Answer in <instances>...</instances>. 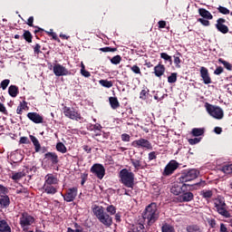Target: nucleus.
<instances>
[{
    "instance_id": "f257e3e1",
    "label": "nucleus",
    "mask_w": 232,
    "mask_h": 232,
    "mask_svg": "<svg viewBox=\"0 0 232 232\" xmlns=\"http://www.w3.org/2000/svg\"><path fill=\"white\" fill-rule=\"evenodd\" d=\"M144 220H147L148 226H153L160 217V211L157 207V203L152 202L146 207L145 210L142 213Z\"/></svg>"
},
{
    "instance_id": "f03ea898",
    "label": "nucleus",
    "mask_w": 232,
    "mask_h": 232,
    "mask_svg": "<svg viewBox=\"0 0 232 232\" xmlns=\"http://www.w3.org/2000/svg\"><path fill=\"white\" fill-rule=\"evenodd\" d=\"M214 202V211H217L218 215L224 217L225 218H231V213H229V208L226 204V198L222 196H218L213 199Z\"/></svg>"
},
{
    "instance_id": "7ed1b4c3",
    "label": "nucleus",
    "mask_w": 232,
    "mask_h": 232,
    "mask_svg": "<svg viewBox=\"0 0 232 232\" xmlns=\"http://www.w3.org/2000/svg\"><path fill=\"white\" fill-rule=\"evenodd\" d=\"M92 212L99 222L103 224L106 227H110L113 224V218L108 213L104 212V207L95 205L92 208Z\"/></svg>"
},
{
    "instance_id": "20e7f679",
    "label": "nucleus",
    "mask_w": 232,
    "mask_h": 232,
    "mask_svg": "<svg viewBox=\"0 0 232 232\" xmlns=\"http://www.w3.org/2000/svg\"><path fill=\"white\" fill-rule=\"evenodd\" d=\"M120 179L121 184H123L125 188L133 189V187L135 186V174H133V172H130L126 169H123L120 171Z\"/></svg>"
},
{
    "instance_id": "39448f33",
    "label": "nucleus",
    "mask_w": 232,
    "mask_h": 232,
    "mask_svg": "<svg viewBox=\"0 0 232 232\" xmlns=\"http://www.w3.org/2000/svg\"><path fill=\"white\" fill-rule=\"evenodd\" d=\"M198 175H200V172L195 169L184 170L181 173L179 180L181 182V184H186V182H191V180H195Z\"/></svg>"
},
{
    "instance_id": "423d86ee",
    "label": "nucleus",
    "mask_w": 232,
    "mask_h": 232,
    "mask_svg": "<svg viewBox=\"0 0 232 232\" xmlns=\"http://www.w3.org/2000/svg\"><path fill=\"white\" fill-rule=\"evenodd\" d=\"M205 106L208 113H209L211 117H214V119L218 120L224 119V111L222 110V108L209 103H206Z\"/></svg>"
},
{
    "instance_id": "0eeeda50",
    "label": "nucleus",
    "mask_w": 232,
    "mask_h": 232,
    "mask_svg": "<svg viewBox=\"0 0 232 232\" xmlns=\"http://www.w3.org/2000/svg\"><path fill=\"white\" fill-rule=\"evenodd\" d=\"M90 171L94 177H97V179H99L100 180H102L104 179V175H106V169L101 163L93 164Z\"/></svg>"
},
{
    "instance_id": "6e6552de",
    "label": "nucleus",
    "mask_w": 232,
    "mask_h": 232,
    "mask_svg": "<svg viewBox=\"0 0 232 232\" xmlns=\"http://www.w3.org/2000/svg\"><path fill=\"white\" fill-rule=\"evenodd\" d=\"M130 163L134 168V171H139V169H145L148 164L146 161L142 160V152L140 155H135L133 158H130Z\"/></svg>"
},
{
    "instance_id": "1a4fd4ad",
    "label": "nucleus",
    "mask_w": 232,
    "mask_h": 232,
    "mask_svg": "<svg viewBox=\"0 0 232 232\" xmlns=\"http://www.w3.org/2000/svg\"><path fill=\"white\" fill-rule=\"evenodd\" d=\"M35 223V218L27 212H23L20 218V226L23 229H26L29 226Z\"/></svg>"
},
{
    "instance_id": "9d476101",
    "label": "nucleus",
    "mask_w": 232,
    "mask_h": 232,
    "mask_svg": "<svg viewBox=\"0 0 232 232\" xmlns=\"http://www.w3.org/2000/svg\"><path fill=\"white\" fill-rule=\"evenodd\" d=\"M63 115L68 119H72V121H82V116L79 111H75L73 108L64 107L63 108Z\"/></svg>"
},
{
    "instance_id": "9b49d317",
    "label": "nucleus",
    "mask_w": 232,
    "mask_h": 232,
    "mask_svg": "<svg viewBox=\"0 0 232 232\" xmlns=\"http://www.w3.org/2000/svg\"><path fill=\"white\" fill-rule=\"evenodd\" d=\"M53 72L56 77H63L64 75H72V72L66 69V67L61 65V63H56L53 67Z\"/></svg>"
},
{
    "instance_id": "f8f14e48",
    "label": "nucleus",
    "mask_w": 232,
    "mask_h": 232,
    "mask_svg": "<svg viewBox=\"0 0 232 232\" xmlns=\"http://www.w3.org/2000/svg\"><path fill=\"white\" fill-rule=\"evenodd\" d=\"M179 169V162L177 160H170L164 169L163 175L164 177H169L173 175L176 169Z\"/></svg>"
},
{
    "instance_id": "ddd939ff",
    "label": "nucleus",
    "mask_w": 232,
    "mask_h": 232,
    "mask_svg": "<svg viewBox=\"0 0 232 232\" xmlns=\"http://www.w3.org/2000/svg\"><path fill=\"white\" fill-rule=\"evenodd\" d=\"M132 146L134 148H143L145 150H153V146L151 145V142L142 138L132 141Z\"/></svg>"
},
{
    "instance_id": "4468645a",
    "label": "nucleus",
    "mask_w": 232,
    "mask_h": 232,
    "mask_svg": "<svg viewBox=\"0 0 232 232\" xmlns=\"http://www.w3.org/2000/svg\"><path fill=\"white\" fill-rule=\"evenodd\" d=\"M77 192H78L77 187L68 188L66 193L63 196V199L65 200V202H73L77 198Z\"/></svg>"
},
{
    "instance_id": "2eb2a0df",
    "label": "nucleus",
    "mask_w": 232,
    "mask_h": 232,
    "mask_svg": "<svg viewBox=\"0 0 232 232\" xmlns=\"http://www.w3.org/2000/svg\"><path fill=\"white\" fill-rule=\"evenodd\" d=\"M27 119L32 121V122H34V124H43V122H44L43 116L37 112L27 113Z\"/></svg>"
},
{
    "instance_id": "dca6fc26",
    "label": "nucleus",
    "mask_w": 232,
    "mask_h": 232,
    "mask_svg": "<svg viewBox=\"0 0 232 232\" xmlns=\"http://www.w3.org/2000/svg\"><path fill=\"white\" fill-rule=\"evenodd\" d=\"M199 72L204 84H211V76L209 75V71L208 68L201 67Z\"/></svg>"
},
{
    "instance_id": "f3484780",
    "label": "nucleus",
    "mask_w": 232,
    "mask_h": 232,
    "mask_svg": "<svg viewBox=\"0 0 232 232\" xmlns=\"http://www.w3.org/2000/svg\"><path fill=\"white\" fill-rule=\"evenodd\" d=\"M195 198V195L192 192L186 191V188L183 189V192L179 197L180 202H191Z\"/></svg>"
},
{
    "instance_id": "a211bd4d",
    "label": "nucleus",
    "mask_w": 232,
    "mask_h": 232,
    "mask_svg": "<svg viewBox=\"0 0 232 232\" xmlns=\"http://www.w3.org/2000/svg\"><path fill=\"white\" fill-rule=\"evenodd\" d=\"M44 184L46 186H55V184H59V179L57 177L53 176V174H47L44 177Z\"/></svg>"
},
{
    "instance_id": "6ab92c4d",
    "label": "nucleus",
    "mask_w": 232,
    "mask_h": 232,
    "mask_svg": "<svg viewBox=\"0 0 232 232\" xmlns=\"http://www.w3.org/2000/svg\"><path fill=\"white\" fill-rule=\"evenodd\" d=\"M44 159H47L53 165L59 164V156L55 152H47L44 154Z\"/></svg>"
},
{
    "instance_id": "aec40b11",
    "label": "nucleus",
    "mask_w": 232,
    "mask_h": 232,
    "mask_svg": "<svg viewBox=\"0 0 232 232\" xmlns=\"http://www.w3.org/2000/svg\"><path fill=\"white\" fill-rule=\"evenodd\" d=\"M10 206V197L8 195H0V208L6 209Z\"/></svg>"
},
{
    "instance_id": "412c9836",
    "label": "nucleus",
    "mask_w": 232,
    "mask_h": 232,
    "mask_svg": "<svg viewBox=\"0 0 232 232\" xmlns=\"http://www.w3.org/2000/svg\"><path fill=\"white\" fill-rule=\"evenodd\" d=\"M165 72L166 67L161 63H159L154 67V75H156V77H161L162 75H164Z\"/></svg>"
},
{
    "instance_id": "4be33fe9",
    "label": "nucleus",
    "mask_w": 232,
    "mask_h": 232,
    "mask_svg": "<svg viewBox=\"0 0 232 232\" xmlns=\"http://www.w3.org/2000/svg\"><path fill=\"white\" fill-rule=\"evenodd\" d=\"M188 184L184 183L182 185V187H179L174 185L171 188H170V193H173V195H180V193H182L184 191V189H186L188 188Z\"/></svg>"
},
{
    "instance_id": "5701e85b",
    "label": "nucleus",
    "mask_w": 232,
    "mask_h": 232,
    "mask_svg": "<svg viewBox=\"0 0 232 232\" xmlns=\"http://www.w3.org/2000/svg\"><path fill=\"white\" fill-rule=\"evenodd\" d=\"M187 232H204V229L198 224L188 225L186 227Z\"/></svg>"
},
{
    "instance_id": "b1692460",
    "label": "nucleus",
    "mask_w": 232,
    "mask_h": 232,
    "mask_svg": "<svg viewBox=\"0 0 232 232\" xmlns=\"http://www.w3.org/2000/svg\"><path fill=\"white\" fill-rule=\"evenodd\" d=\"M0 232H12V228L6 220H0Z\"/></svg>"
},
{
    "instance_id": "393cba45",
    "label": "nucleus",
    "mask_w": 232,
    "mask_h": 232,
    "mask_svg": "<svg viewBox=\"0 0 232 232\" xmlns=\"http://www.w3.org/2000/svg\"><path fill=\"white\" fill-rule=\"evenodd\" d=\"M43 189L47 195H55L57 193V188L53 185H44Z\"/></svg>"
},
{
    "instance_id": "a878e982",
    "label": "nucleus",
    "mask_w": 232,
    "mask_h": 232,
    "mask_svg": "<svg viewBox=\"0 0 232 232\" xmlns=\"http://www.w3.org/2000/svg\"><path fill=\"white\" fill-rule=\"evenodd\" d=\"M29 137L34 146L35 152L39 153L41 151V143H39V140H37V138L34 135H30Z\"/></svg>"
},
{
    "instance_id": "bb28decb",
    "label": "nucleus",
    "mask_w": 232,
    "mask_h": 232,
    "mask_svg": "<svg viewBox=\"0 0 232 232\" xmlns=\"http://www.w3.org/2000/svg\"><path fill=\"white\" fill-rule=\"evenodd\" d=\"M198 14L201 15V17H203V19H213V14L204 8H199Z\"/></svg>"
},
{
    "instance_id": "cd10ccee",
    "label": "nucleus",
    "mask_w": 232,
    "mask_h": 232,
    "mask_svg": "<svg viewBox=\"0 0 232 232\" xmlns=\"http://www.w3.org/2000/svg\"><path fill=\"white\" fill-rule=\"evenodd\" d=\"M224 23H226V19L224 18L218 19L216 28L218 30H229V28H227V25L224 24Z\"/></svg>"
},
{
    "instance_id": "c85d7f7f",
    "label": "nucleus",
    "mask_w": 232,
    "mask_h": 232,
    "mask_svg": "<svg viewBox=\"0 0 232 232\" xmlns=\"http://www.w3.org/2000/svg\"><path fill=\"white\" fill-rule=\"evenodd\" d=\"M206 130L204 128H194L191 130V135L193 137H202L204 135Z\"/></svg>"
},
{
    "instance_id": "c756f323",
    "label": "nucleus",
    "mask_w": 232,
    "mask_h": 232,
    "mask_svg": "<svg viewBox=\"0 0 232 232\" xmlns=\"http://www.w3.org/2000/svg\"><path fill=\"white\" fill-rule=\"evenodd\" d=\"M109 102H110L111 108H112V110H117V108H120V106H121V103H119V100L117 99V97H110Z\"/></svg>"
},
{
    "instance_id": "7c9ffc66",
    "label": "nucleus",
    "mask_w": 232,
    "mask_h": 232,
    "mask_svg": "<svg viewBox=\"0 0 232 232\" xmlns=\"http://www.w3.org/2000/svg\"><path fill=\"white\" fill-rule=\"evenodd\" d=\"M23 110H28V103L25 101L20 102L16 109V113L18 115H23Z\"/></svg>"
},
{
    "instance_id": "2f4dec72",
    "label": "nucleus",
    "mask_w": 232,
    "mask_h": 232,
    "mask_svg": "<svg viewBox=\"0 0 232 232\" xmlns=\"http://www.w3.org/2000/svg\"><path fill=\"white\" fill-rule=\"evenodd\" d=\"M8 93L11 97H15L19 94V88L15 85H10L8 88Z\"/></svg>"
},
{
    "instance_id": "473e14b6",
    "label": "nucleus",
    "mask_w": 232,
    "mask_h": 232,
    "mask_svg": "<svg viewBox=\"0 0 232 232\" xmlns=\"http://www.w3.org/2000/svg\"><path fill=\"white\" fill-rule=\"evenodd\" d=\"M161 231L162 232H175V227L173 226L164 223L161 227Z\"/></svg>"
},
{
    "instance_id": "72a5a7b5",
    "label": "nucleus",
    "mask_w": 232,
    "mask_h": 232,
    "mask_svg": "<svg viewBox=\"0 0 232 232\" xmlns=\"http://www.w3.org/2000/svg\"><path fill=\"white\" fill-rule=\"evenodd\" d=\"M200 195L203 198H206V200H209V198L213 197V191L205 189L200 192Z\"/></svg>"
},
{
    "instance_id": "f704fd0d",
    "label": "nucleus",
    "mask_w": 232,
    "mask_h": 232,
    "mask_svg": "<svg viewBox=\"0 0 232 232\" xmlns=\"http://www.w3.org/2000/svg\"><path fill=\"white\" fill-rule=\"evenodd\" d=\"M23 177H26V172L24 170L13 174L12 179L13 180H21Z\"/></svg>"
},
{
    "instance_id": "c9c22d12",
    "label": "nucleus",
    "mask_w": 232,
    "mask_h": 232,
    "mask_svg": "<svg viewBox=\"0 0 232 232\" xmlns=\"http://www.w3.org/2000/svg\"><path fill=\"white\" fill-rule=\"evenodd\" d=\"M174 64L176 66V68H180V57H182V54L180 53H177L176 54H174Z\"/></svg>"
},
{
    "instance_id": "e433bc0d",
    "label": "nucleus",
    "mask_w": 232,
    "mask_h": 232,
    "mask_svg": "<svg viewBox=\"0 0 232 232\" xmlns=\"http://www.w3.org/2000/svg\"><path fill=\"white\" fill-rule=\"evenodd\" d=\"M56 150L60 153H66V151H68V149H66V146L63 142H58L56 144Z\"/></svg>"
},
{
    "instance_id": "4c0bfd02",
    "label": "nucleus",
    "mask_w": 232,
    "mask_h": 232,
    "mask_svg": "<svg viewBox=\"0 0 232 232\" xmlns=\"http://www.w3.org/2000/svg\"><path fill=\"white\" fill-rule=\"evenodd\" d=\"M45 34L51 37L52 39H53V41H57V43H61V40L59 39V37L57 36L56 33H53V30L51 31H45Z\"/></svg>"
},
{
    "instance_id": "58836bf2",
    "label": "nucleus",
    "mask_w": 232,
    "mask_h": 232,
    "mask_svg": "<svg viewBox=\"0 0 232 232\" xmlns=\"http://www.w3.org/2000/svg\"><path fill=\"white\" fill-rule=\"evenodd\" d=\"M218 63H220V64H223V66H224L227 70H228V72H231V70H232V65H231V63H229V62H227V61H225V60L222 59V58H219V59H218Z\"/></svg>"
},
{
    "instance_id": "ea45409f",
    "label": "nucleus",
    "mask_w": 232,
    "mask_h": 232,
    "mask_svg": "<svg viewBox=\"0 0 232 232\" xmlns=\"http://www.w3.org/2000/svg\"><path fill=\"white\" fill-rule=\"evenodd\" d=\"M100 84L104 88H111L113 86V82L108 80H100Z\"/></svg>"
},
{
    "instance_id": "a19ab883",
    "label": "nucleus",
    "mask_w": 232,
    "mask_h": 232,
    "mask_svg": "<svg viewBox=\"0 0 232 232\" xmlns=\"http://www.w3.org/2000/svg\"><path fill=\"white\" fill-rule=\"evenodd\" d=\"M158 27L159 28H166L167 30H169V23L166 22L164 20H160L158 22Z\"/></svg>"
},
{
    "instance_id": "79ce46f5",
    "label": "nucleus",
    "mask_w": 232,
    "mask_h": 232,
    "mask_svg": "<svg viewBox=\"0 0 232 232\" xmlns=\"http://www.w3.org/2000/svg\"><path fill=\"white\" fill-rule=\"evenodd\" d=\"M24 39H25V41L27 43H32V33H30V31H24V34H23Z\"/></svg>"
},
{
    "instance_id": "37998d69",
    "label": "nucleus",
    "mask_w": 232,
    "mask_h": 232,
    "mask_svg": "<svg viewBox=\"0 0 232 232\" xmlns=\"http://www.w3.org/2000/svg\"><path fill=\"white\" fill-rule=\"evenodd\" d=\"M218 10L219 12V14H222L223 15H229V9H227V7H224L222 5H219L218 7Z\"/></svg>"
},
{
    "instance_id": "c03bdc74",
    "label": "nucleus",
    "mask_w": 232,
    "mask_h": 232,
    "mask_svg": "<svg viewBox=\"0 0 232 232\" xmlns=\"http://www.w3.org/2000/svg\"><path fill=\"white\" fill-rule=\"evenodd\" d=\"M168 82L170 84H173L177 82V72H172L169 77H168Z\"/></svg>"
},
{
    "instance_id": "a18cd8bd",
    "label": "nucleus",
    "mask_w": 232,
    "mask_h": 232,
    "mask_svg": "<svg viewBox=\"0 0 232 232\" xmlns=\"http://www.w3.org/2000/svg\"><path fill=\"white\" fill-rule=\"evenodd\" d=\"M106 211L110 215H115V213H117V208H115V206L110 205L106 208Z\"/></svg>"
},
{
    "instance_id": "49530a36",
    "label": "nucleus",
    "mask_w": 232,
    "mask_h": 232,
    "mask_svg": "<svg viewBox=\"0 0 232 232\" xmlns=\"http://www.w3.org/2000/svg\"><path fill=\"white\" fill-rule=\"evenodd\" d=\"M160 57H161V59H164V61H168L169 63V64L173 63V60L171 59V56H169L168 53H161Z\"/></svg>"
},
{
    "instance_id": "de8ad7c7",
    "label": "nucleus",
    "mask_w": 232,
    "mask_h": 232,
    "mask_svg": "<svg viewBox=\"0 0 232 232\" xmlns=\"http://www.w3.org/2000/svg\"><path fill=\"white\" fill-rule=\"evenodd\" d=\"M222 171L225 172L227 175L231 174L232 173V164L223 166Z\"/></svg>"
},
{
    "instance_id": "09e8293b",
    "label": "nucleus",
    "mask_w": 232,
    "mask_h": 232,
    "mask_svg": "<svg viewBox=\"0 0 232 232\" xmlns=\"http://www.w3.org/2000/svg\"><path fill=\"white\" fill-rule=\"evenodd\" d=\"M121 61H122V58L121 57V55H116L111 59V63L112 64H120Z\"/></svg>"
},
{
    "instance_id": "8fccbe9b",
    "label": "nucleus",
    "mask_w": 232,
    "mask_h": 232,
    "mask_svg": "<svg viewBox=\"0 0 232 232\" xmlns=\"http://www.w3.org/2000/svg\"><path fill=\"white\" fill-rule=\"evenodd\" d=\"M28 26H32L33 28H36L37 30H43V28L39 26H34V16H30L27 20Z\"/></svg>"
},
{
    "instance_id": "3c124183",
    "label": "nucleus",
    "mask_w": 232,
    "mask_h": 232,
    "mask_svg": "<svg viewBox=\"0 0 232 232\" xmlns=\"http://www.w3.org/2000/svg\"><path fill=\"white\" fill-rule=\"evenodd\" d=\"M121 139L122 142H130V140H131V136L128 133H123L121 134Z\"/></svg>"
},
{
    "instance_id": "603ef678",
    "label": "nucleus",
    "mask_w": 232,
    "mask_h": 232,
    "mask_svg": "<svg viewBox=\"0 0 232 232\" xmlns=\"http://www.w3.org/2000/svg\"><path fill=\"white\" fill-rule=\"evenodd\" d=\"M130 70L131 72H133V73H136L138 75H141V72H140V68L138 65H132L130 66Z\"/></svg>"
},
{
    "instance_id": "864d4df0",
    "label": "nucleus",
    "mask_w": 232,
    "mask_h": 232,
    "mask_svg": "<svg viewBox=\"0 0 232 232\" xmlns=\"http://www.w3.org/2000/svg\"><path fill=\"white\" fill-rule=\"evenodd\" d=\"M202 140V138H194V139H188V143L191 146H195V144H198Z\"/></svg>"
},
{
    "instance_id": "5fc2aeb1",
    "label": "nucleus",
    "mask_w": 232,
    "mask_h": 232,
    "mask_svg": "<svg viewBox=\"0 0 232 232\" xmlns=\"http://www.w3.org/2000/svg\"><path fill=\"white\" fill-rule=\"evenodd\" d=\"M8 84H10V80L5 79V80H4V81L1 82L0 86H1V88H2L3 90H5L6 88H8Z\"/></svg>"
},
{
    "instance_id": "6e6d98bb",
    "label": "nucleus",
    "mask_w": 232,
    "mask_h": 232,
    "mask_svg": "<svg viewBox=\"0 0 232 232\" xmlns=\"http://www.w3.org/2000/svg\"><path fill=\"white\" fill-rule=\"evenodd\" d=\"M101 52L108 53V52H117V48H112V47H103L100 49Z\"/></svg>"
},
{
    "instance_id": "4d7b16f0",
    "label": "nucleus",
    "mask_w": 232,
    "mask_h": 232,
    "mask_svg": "<svg viewBox=\"0 0 232 232\" xmlns=\"http://www.w3.org/2000/svg\"><path fill=\"white\" fill-rule=\"evenodd\" d=\"M221 73H224V67L218 66L214 71V75H220Z\"/></svg>"
},
{
    "instance_id": "13d9d810",
    "label": "nucleus",
    "mask_w": 232,
    "mask_h": 232,
    "mask_svg": "<svg viewBox=\"0 0 232 232\" xmlns=\"http://www.w3.org/2000/svg\"><path fill=\"white\" fill-rule=\"evenodd\" d=\"M136 231H138V232H146V228H144V225L143 224L139 223L136 226Z\"/></svg>"
},
{
    "instance_id": "bf43d9fd",
    "label": "nucleus",
    "mask_w": 232,
    "mask_h": 232,
    "mask_svg": "<svg viewBox=\"0 0 232 232\" xmlns=\"http://www.w3.org/2000/svg\"><path fill=\"white\" fill-rule=\"evenodd\" d=\"M81 179H82L81 184L82 186H83V184H85L86 181L88 180V173H82L81 175Z\"/></svg>"
},
{
    "instance_id": "052dcab7",
    "label": "nucleus",
    "mask_w": 232,
    "mask_h": 232,
    "mask_svg": "<svg viewBox=\"0 0 232 232\" xmlns=\"http://www.w3.org/2000/svg\"><path fill=\"white\" fill-rule=\"evenodd\" d=\"M147 94H148V91H146V89H143L140 93V99H142V101H146Z\"/></svg>"
},
{
    "instance_id": "680f3d73",
    "label": "nucleus",
    "mask_w": 232,
    "mask_h": 232,
    "mask_svg": "<svg viewBox=\"0 0 232 232\" xmlns=\"http://www.w3.org/2000/svg\"><path fill=\"white\" fill-rule=\"evenodd\" d=\"M8 193V189L6 187L0 185V195H6Z\"/></svg>"
},
{
    "instance_id": "e2e57ef3",
    "label": "nucleus",
    "mask_w": 232,
    "mask_h": 232,
    "mask_svg": "<svg viewBox=\"0 0 232 232\" xmlns=\"http://www.w3.org/2000/svg\"><path fill=\"white\" fill-rule=\"evenodd\" d=\"M20 144H30V140H28V137H21Z\"/></svg>"
},
{
    "instance_id": "0e129e2a",
    "label": "nucleus",
    "mask_w": 232,
    "mask_h": 232,
    "mask_svg": "<svg viewBox=\"0 0 232 232\" xmlns=\"http://www.w3.org/2000/svg\"><path fill=\"white\" fill-rule=\"evenodd\" d=\"M199 23H201V24H203V26H209V21L206 20L204 18H199L198 20Z\"/></svg>"
},
{
    "instance_id": "69168bd1",
    "label": "nucleus",
    "mask_w": 232,
    "mask_h": 232,
    "mask_svg": "<svg viewBox=\"0 0 232 232\" xmlns=\"http://www.w3.org/2000/svg\"><path fill=\"white\" fill-rule=\"evenodd\" d=\"M157 159V152L152 151L149 153V160H155Z\"/></svg>"
},
{
    "instance_id": "338daca9",
    "label": "nucleus",
    "mask_w": 232,
    "mask_h": 232,
    "mask_svg": "<svg viewBox=\"0 0 232 232\" xmlns=\"http://www.w3.org/2000/svg\"><path fill=\"white\" fill-rule=\"evenodd\" d=\"M219 232H229V231H227V227H226V225L224 223L220 224ZM230 232H232V230Z\"/></svg>"
},
{
    "instance_id": "774afa93",
    "label": "nucleus",
    "mask_w": 232,
    "mask_h": 232,
    "mask_svg": "<svg viewBox=\"0 0 232 232\" xmlns=\"http://www.w3.org/2000/svg\"><path fill=\"white\" fill-rule=\"evenodd\" d=\"M34 53H41V45L39 44H36L35 46L34 47Z\"/></svg>"
}]
</instances>
